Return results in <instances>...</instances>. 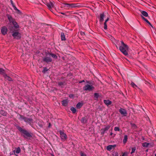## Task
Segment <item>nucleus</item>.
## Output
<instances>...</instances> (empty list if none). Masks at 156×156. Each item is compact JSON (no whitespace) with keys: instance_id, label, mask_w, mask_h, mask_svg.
Listing matches in <instances>:
<instances>
[{"instance_id":"nucleus-15","label":"nucleus","mask_w":156,"mask_h":156,"mask_svg":"<svg viewBox=\"0 0 156 156\" xmlns=\"http://www.w3.org/2000/svg\"><path fill=\"white\" fill-rule=\"evenodd\" d=\"M68 103V101L67 99L63 100L62 101V105L64 106H66L67 105Z\"/></svg>"},{"instance_id":"nucleus-47","label":"nucleus","mask_w":156,"mask_h":156,"mask_svg":"<svg viewBox=\"0 0 156 156\" xmlns=\"http://www.w3.org/2000/svg\"><path fill=\"white\" fill-rule=\"evenodd\" d=\"M73 94H70L69 96V97H70V98H71L72 97H73Z\"/></svg>"},{"instance_id":"nucleus-3","label":"nucleus","mask_w":156,"mask_h":156,"mask_svg":"<svg viewBox=\"0 0 156 156\" xmlns=\"http://www.w3.org/2000/svg\"><path fill=\"white\" fill-rule=\"evenodd\" d=\"M121 42V45L119 47L120 50L125 55H128V51L129 48L128 46L125 44L122 41Z\"/></svg>"},{"instance_id":"nucleus-14","label":"nucleus","mask_w":156,"mask_h":156,"mask_svg":"<svg viewBox=\"0 0 156 156\" xmlns=\"http://www.w3.org/2000/svg\"><path fill=\"white\" fill-rule=\"evenodd\" d=\"M104 102L107 106L111 105L112 103V102L109 100H104Z\"/></svg>"},{"instance_id":"nucleus-53","label":"nucleus","mask_w":156,"mask_h":156,"mask_svg":"<svg viewBox=\"0 0 156 156\" xmlns=\"http://www.w3.org/2000/svg\"><path fill=\"white\" fill-rule=\"evenodd\" d=\"M87 83H89V81H87Z\"/></svg>"},{"instance_id":"nucleus-22","label":"nucleus","mask_w":156,"mask_h":156,"mask_svg":"<svg viewBox=\"0 0 156 156\" xmlns=\"http://www.w3.org/2000/svg\"><path fill=\"white\" fill-rule=\"evenodd\" d=\"M47 5L49 8H51L53 7L54 6V4L51 2H50L49 3H47Z\"/></svg>"},{"instance_id":"nucleus-39","label":"nucleus","mask_w":156,"mask_h":156,"mask_svg":"<svg viewBox=\"0 0 156 156\" xmlns=\"http://www.w3.org/2000/svg\"><path fill=\"white\" fill-rule=\"evenodd\" d=\"M141 18L142 19L144 20L146 22H147L148 21V20H147V19H146L143 16H141Z\"/></svg>"},{"instance_id":"nucleus-41","label":"nucleus","mask_w":156,"mask_h":156,"mask_svg":"<svg viewBox=\"0 0 156 156\" xmlns=\"http://www.w3.org/2000/svg\"><path fill=\"white\" fill-rule=\"evenodd\" d=\"M10 2H11V3L12 6L15 5L13 3V2L12 0H10Z\"/></svg>"},{"instance_id":"nucleus-18","label":"nucleus","mask_w":156,"mask_h":156,"mask_svg":"<svg viewBox=\"0 0 156 156\" xmlns=\"http://www.w3.org/2000/svg\"><path fill=\"white\" fill-rule=\"evenodd\" d=\"M87 119L86 117H83L81 120V123L85 124L87 123Z\"/></svg>"},{"instance_id":"nucleus-44","label":"nucleus","mask_w":156,"mask_h":156,"mask_svg":"<svg viewBox=\"0 0 156 156\" xmlns=\"http://www.w3.org/2000/svg\"><path fill=\"white\" fill-rule=\"evenodd\" d=\"M85 82L84 80H82V81H79V83H82L83 82Z\"/></svg>"},{"instance_id":"nucleus-26","label":"nucleus","mask_w":156,"mask_h":156,"mask_svg":"<svg viewBox=\"0 0 156 156\" xmlns=\"http://www.w3.org/2000/svg\"><path fill=\"white\" fill-rule=\"evenodd\" d=\"M70 110L73 114H75L76 112V109L73 107H72L70 108Z\"/></svg>"},{"instance_id":"nucleus-7","label":"nucleus","mask_w":156,"mask_h":156,"mask_svg":"<svg viewBox=\"0 0 156 156\" xmlns=\"http://www.w3.org/2000/svg\"><path fill=\"white\" fill-rule=\"evenodd\" d=\"M94 89V87L92 85L89 84H87L83 87V90H88L91 91Z\"/></svg>"},{"instance_id":"nucleus-6","label":"nucleus","mask_w":156,"mask_h":156,"mask_svg":"<svg viewBox=\"0 0 156 156\" xmlns=\"http://www.w3.org/2000/svg\"><path fill=\"white\" fill-rule=\"evenodd\" d=\"M12 36L15 38H16L17 39H20L21 37V34L18 31H13Z\"/></svg>"},{"instance_id":"nucleus-28","label":"nucleus","mask_w":156,"mask_h":156,"mask_svg":"<svg viewBox=\"0 0 156 156\" xmlns=\"http://www.w3.org/2000/svg\"><path fill=\"white\" fill-rule=\"evenodd\" d=\"M0 74L2 75L3 76L4 74H6L5 73V70L2 68H0Z\"/></svg>"},{"instance_id":"nucleus-19","label":"nucleus","mask_w":156,"mask_h":156,"mask_svg":"<svg viewBox=\"0 0 156 156\" xmlns=\"http://www.w3.org/2000/svg\"><path fill=\"white\" fill-rule=\"evenodd\" d=\"M0 114L4 116H6L7 114V113L3 110H0Z\"/></svg>"},{"instance_id":"nucleus-9","label":"nucleus","mask_w":156,"mask_h":156,"mask_svg":"<svg viewBox=\"0 0 156 156\" xmlns=\"http://www.w3.org/2000/svg\"><path fill=\"white\" fill-rule=\"evenodd\" d=\"M8 29L5 26H3L1 28V32L3 35H5L7 34Z\"/></svg>"},{"instance_id":"nucleus-12","label":"nucleus","mask_w":156,"mask_h":156,"mask_svg":"<svg viewBox=\"0 0 156 156\" xmlns=\"http://www.w3.org/2000/svg\"><path fill=\"white\" fill-rule=\"evenodd\" d=\"M7 16L10 23H12L15 21V20L13 18L12 16L10 15L7 14Z\"/></svg>"},{"instance_id":"nucleus-1","label":"nucleus","mask_w":156,"mask_h":156,"mask_svg":"<svg viewBox=\"0 0 156 156\" xmlns=\"http://www.w3.org/2000/svg\"><path fill=\"white\" fill-rule=\"evenodd\" d=\"M51 57L56 59L58 58L57 56L55 54L49 52H46L45 55L42 57V62L49 64L52 61Z\"/></svg>"},{"instance_id":"nucleus-29","label":"nucleus","mask_w":156,"mask_h":156,"mask_svg":"<svg viewBox=\"0 0 156 156\" xmlns=\"http://www.w3.org/2000/svg\"><path fill=\"white\" fill-rule=\"evenodd\" d=\"M12 23L14 25V27L15 28H18L19 27V26L18 25L17 23L15 21Z\"/></svg>"},{"instance_id":"nucleus-13","label":"nucleus","mask_w":156,"mask_h":156,"mask_svg":"<svg viewBox=\"0 0 156 156\" xmlns=\"http://www.w3.org/2000/svg\"><path fill=\"white\" fill-rule=\"evenodd\" d=\"M116 147V145H110L107 147L106 149L107 150L110 151L112 149H114V148Z\"/></svg>"},{"instance_id":"nucleus-10","label":"nucleus","mask_w":156,"mask_h":156,"mask_svg":"<svg viewBox=\"0 0 156 156\" xmlns=\"http://www.w3.org/2000/svg\"><path fill=\"white\" fill-rule=\"evenodd\" d=\"M153 144L150 143H147V142H144L142 143V146L145 147H153Z\"/></svg>"},{"instance_id":"nucleus-54","label":"nucleus","mask_w":156,"mask_h":156,"mask_svg":"<svg viewBox=\"0 0 156 156\" xmlns=\"http://www.w3.org/2000/svg\"><path fill=\"white\" fill-rule=\"evenodd\" d=\"M122 156H124V154H123L122 155Z\"/></svg>"},{"instance_id":"nucleus-31","label":"nucleus","mask_w":156,"mask_h":156,"mask_svg":"<svg viewBox=\"0 0 156 156\" xmlns=\"http://www.w3.org/2000/svg\"><path fill=\"white\" fill-rule=\"evenodd\" d=\"M48 69L46 67H44L43 70L42 71V72L44 73H45L48 70Z\"/></svg>"},{"instance_id":"nucleus-37","label":"nucleus","mask_w":156,"mask_h":156,"mask_svg":"<svg viewBox=\"0 0 156 156\" xmlns=\"http://www.w3.org/2000/svg\"><path fill=\"white\" fill-rule=\"evenodd\" d=\"M104 29L105 30H107V26L106 23H104Z\"/></svg>"},{"instance_id":"nucleus-16","label":"nucleus","mask_w":156,"mask_h":156,"mask_svg":"<svg viewBox=\"0 0 156 156\" xmlns=\"http://www.w3.org/2000/svg\"><path fill=\"white\" fill-rule=\"evenodd\" d=\"M3 76L4 77L5 79L9 81H13V80L12 78H11L10 76H8L6 74H4L3 75Z\"/></svg>"},{"instance_id":"nucleus-43","label":"nucleus","mask_w":156,"mask_h":156,"mask_svg":"<svg viewBox=\"0 0 156 156\" xmlns=\"http://www.w3.org/2000/svg\"><path fill=\"white\" fill-rule=\"evenodd\" d=\"M109 18H108L107 19L105 20V23H106L109 20Z\"/></svg>"},{"instance_id":"nucleus-30","label":"nucleus","mask_w":156,"mask_h":156,"mask_svg":"<svg viewBox=\"0 0 156 156\" xmlns=\"http://www.w3.org/2000/svg\"><path fill=\"white\" fill-rule=\"evenodd\" d=\"M130 125L132 128H133V129H135L136 128L137 126L135 124L131 123Z\"/></svg>"},{"instance_id":"nucleus-50","label":"nucleus","mask_w":156,"mask_h":156,"mask_svg":"<svg viewBox=\"0 0 156 156\" xmlns=\"http://www.w3.org/2000/svg\"><path fill=\"white\" fill-rule=\"evenodd\" d=\"M113 134V133H110V135L111 136H112Z\"/></svg>"},{"instance_id":"nucleus-52","label":"nucleus","mask_w":156,"mask_h":156,"mask_svg":"<svg viewBox=\"0 0 156 156\" xmlns=\"http://www.w3.org/2000/svg\"><path fill=\"white\" fill-rule=\"evenodd\" d=\"M61 14H62L64 15L65 14L63 12H61Z\"/></svg>"},{"instance_id":"nucleus-40","label":"nucleus","mask_w":156,"mask_h":156,"mask_svg":"<svg viewBox=\"0 0 156 156\" xmlns=\"http://www.w3.org/2000/svg\"><path fill=\"white\" fill-rule=\"evenodd\" d=\"M14 9L15 10H18V9L16 7V6L14 5L12 6Z\"/></svg>"},{"instance_id":"nucleus-35","label":"nucleus","mask_w":156,"mask_h":156,"mask_svg":"<svg viewBox=\"0 0 156 156\" xmlns=\"http://www.w3.org/2000/svg\"><path fill=\"white\" fill-rule=\"evenodd\" d=\"M114 130L116 131H120V128L119 127H115L114 128Z\"/></svg>"},{"instance_id":"nucleus-36","label":"nucleus","mask_w":156,"mask_h":156,"mask_svg":"<svg viewBox=\"0 0 156 156\" xmlns=\"http://www.w3.org/2000/svg\"><path fill=\"white\" fill-rule=\"evenodd\" d=\"M131 84L132 86L134 88L137 87L136 85L133 82H132Z\"/></svg>"},{"instance_id":"nucleus-11","label":"nucleus","mask_w":156,"mask_h":156,"mask_svg":"<svg viewBox=\"0 0 156 156\" xmlns=\"http://www.w3.org/2000/svg\"><path fill=\"white\" fill-rule=\"evenodd\" d=\"M119 112L121 114L123 115L124 116H126L127 113L125 109L121 108L119 110Z\"/></svg>"},{"instance_id":"nucleus-51","label":"nucleus","mask_w":156,"mask_h":156,"mask_svg":"<svg viewBox=\"0 0 156 156\" xmlns=\"http://www.w3.org/2000/svg\"><path fill=\"white\" fill-rule=\"evenodd\" d=\"M150 26H151L152 28H153V27L151 24V25H150Z\"/></svg>"},{"instance_id":"nucleus-8","label":"nucleus","mask_w":156,"mask_h":156,"mask_svg":"<svg viewBox=\"0 0 156 156\" xmlns=\"http://www.w3.org/2000/svg\"><path fill=\"white\" fill-rule=\"evenodd\" d=\"M65 5H66V7H67L69 8H76L77 7H78L79 5H78V4H75V3H66L65 4Z\"/></svg>"},{"instance_id":"nucleus-20","label":"nucleus","mask_w":156,"mask_h":156,"mask_svg":"<svg viewBox=\"0 0 156 156\" xmlns=\"http://www.w3.org/2000/svg\"><path fill=\"white\" fill-rule=\"evenodd\" d=\"M21 152V149L20 147L16 148L14 151V153L19 154Z\"/></svg>"},{"instance_id":"nucleus-38","label":"nucleus","mask_w":156,"mask_h":156,"mask_svg":"<svg viewBox=\"0 0 156 156\" xmlns=\"http://www.w3.org/2000/svg\"><path fill=\"white\" fill-rule=\"evenodd\" d=\"M80 34L81 36H83V37L85 36V34L84 32L80 31Z\"/></svg>"},{"instance_id":"nucleus-24","label":"nucleus","mask_w":156,"mask_h":156,"mask_svg":"<svg viewBox=\"0 0 156 156\" xmlns=\"http://www.w3.org/2000/svg\"><path fill=\"white\" fill-rule=\"evenodd\" d=\"M110 126L108 125L106 126L104 128L101 129V131L104 130V131H106L108 130L110 128Z\"/></svg>"},{"instance_id":"nucleus-32","label":"nucleus","mask_w":156,"mask_h":156,"mask_svg":"<svg viewBox=\"0 0 156 156\" xmlns=\"http://www.w3.org/2000/svg\"><path fill=\"white\" fill-rule=\"evenodd\" d=\"M94 98H95L96 99H98L99 97V94L98 93H95L94 94Z\"/></svg>"},{"instance_id":"nucleus-5","label":"nucleus","mask_w":156,"mask_h":156,"mask_svg":"<svg viewBox=\"0 0 156 156\" xmlns=\"http://www.w3.org/2000/svg\"><path fill=\"white\" fill-rule=\"evenodd\" d=\"M59 132L60 134V137L62 140L63 141L66 140L67 139V136L64 132L62 130L59 131Z\"/></svg>"},{"instance_id":"nucleus-2","label":"nucleus","mask_w":156,"mask_h":156,"mask_svg":"<svg viewBox=\"0 0 156 156\" xmlns=\"http://www.w3.org/2000/svg\"><path fill=\"white\" fill-rule=\"evenodd\" d=\"M16 126L19 131L23 134V136L24 138L26 139H30L32 137V133L29 132L25 129H22L19 126Z\"/></svg>"},{"instance_id":"nucleus-34","label":"nucleus","mask_w":156,"mask_h":156,"mask_svg":"<svg viewBox=\"0 0 156 156\" xmlns=\"http://www.w3.org/2000/svg\"><path fill=\"white\" fill-rule=\"evenodd\" d=\"M136 148L135 147H133L132 148V151L131 152V154H132L133 153L135 152L136 150Z\"/></svg>"},{"instance_id":"nucleus-4","label":"nucleus","mask_w":156,"mask_h":156,"mask_svg":"<svg viewBox=\"0 0 156 156\" xmlns=\"http://www.w3.org/2000/svg\"><path fill=\"white\" fill-rule=\"evenodd\" d=\"M20 117L19 119L20 120H23L25 122L31 125L33 123V119L31 118H27L25 117L24 115L19 114Z\"/></svg>"},{"instance_id":"nucleus-33","label":"nucleus","mask_w":156,"mask_h":156,"mask_svg":"<svg viewBox=\"0 0 156 156\" xmlns=\"http://www.w3.org/2000/svg\"><path fill=\"white\" fill-rule=\"evenodd\" d=\"M64 82H59L58 83V84L59 86H62L64 85Z\"/></svg>"},{"instance_id":"nucleus-23","label":"nucleus","mask_w":156,"mask_h":156,"mask_svg":"<svg viewBox=\"0 0 156 156\" xmlns=\"http://www.w3.org/2000/svg\"><path fill=\"white\" fill-rule=\"evenodd\" d=\"M128 140V136L127 135H125L124 138L123 140V142L124 144H126Z\"/></svg>"},{"instance_id":"nucleus-49","label":"nucleus","mask_w":156,"mask_h":156,"mask_svg":"<svg viewBox=\"0 0 156 156\" xmlns=\"http://www.w3.org/2000/svg\"><path fill=\"white\" fill-rule=\"evenodd\" d=\"M51 126V124L50 123H49V124L48 127H50Z\"/></svg>"},{"instance_id":"nucleus-21","label":"nucleus","mask_w":156,"mask_h":156,"mask_svg":"<svg viewBox=\"0 0 156 156\" xmlns=\"http://www.w3.org/2000/svg\"><path fill=\"white\" fill-rule=\"evenodd\" d=\"M61 40L62 41H65L66 40L65 35L63 33H61Z\"/></svg>"},{"instance_id":"nucleus-45","label":"nucleus","mask_w":156,"mask_h":156,"mask_svg":"<svg viewBox=\"0 0 156 156\" xmlns=\"http://www.w3.org/2000/svg\"><path fill=\"white\" fill-rule=\"evenodd\" d=\"M80 155L81 156H84V154L82 152H80Z\"/></svg>"},{"instance_id":"nucleus-42","label":"nucleus","mask_w":156,"mask_h":156,"mask_svg":"<svg viewBox=\"0 0 156 156\" xmlns=\"http://www.w3.org/2000/svg\"><path fill=\"white\" fill-rule=\"evenodd\" d=\"M101 135H103L104 134L105 131H104V130L101 131Z\"/></svg>"},{"instance_id":"nucleus-27","label":"nucleus","mask_w":156,"mask_h":156,"mask_svg":"<svg viewBox=\"0 0 156 156\" xmlns=\"http://www.w3.org/2000/svg\"><path fill=\"white\" fill-rule=\"evenodd\" d=\"M141 13L145 17H147L148 16V14L147 13L146 11H142Z\"/></svg>"},{"instance_id":"nucleus-46","label":"nucleus","mask_w":156,"mask_h":156,"mask_svg":"<svg viewBox=\"0 0 156 156\" xmlns=\"http://www.w3.org/2000/svg\"><path fill=\"white\" fill-rule=\"evenodd\" d=\"M147 23L149 25H151V24L148 21L147 22Z\"/></svg>"},{"instance_id":"nucleus-25","label":"nucleus","mask_w":156,"mask_h":156,"mask_svg":"<svg viewBox=\"0 0 156 156\" xmlns=\"http://www.w3.org/2000/svg\"><path fill=\"white\" fill-rule=\"evenodd\" d=\"M83 104L82 103L79 102L76 105V107L77 108H80L83 106Z\"/></svg>"},{"instance_id":"nucleus-55","label":"nucleus","mask_w":156,"mask_h":156,"mask_svg":"<svg viewBox=\"0 0 156 156\" xmlns=\"http://www.w3.org/2000/svg\"><path fill=\"white\" fill-rule=\"evenodd\" d=\"M115 134H114V137L115 136Z\"/></svg>"},{"instance_id":"nucleus-48","label":"nucleus","mask_w":156,"mask_h":156,"mask_svg":"<svg viewBox=\"0 0 156 156\" xmlns=\"http://www.w3.org/2000/svg\"><path fill=\"white\" fill-rule=\"evenodd\" d=\"M16 11H17L18 13H20V10H19V9H18V10H16Z\"/></svg>"},{"instance_id":"nucleus-17","label":"nucleus","mask_w":156,"mask_h":156,"mask_svg":"<svg viewBox=\"0 0 156 156\" xmlns=\"http://www.w3.org/2000/svg\"><path fill=\"white\" fill-rule=\"evenodd\" d=\"M100 18L99 21L100 22H102L104 20V18L105 16L104 13H102L100 14Z\"/></svg>"}]
</instances>
